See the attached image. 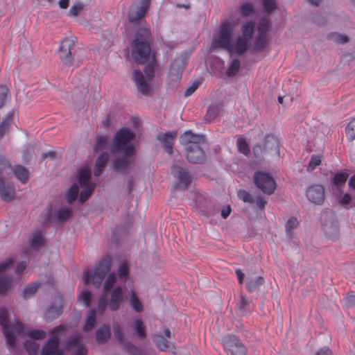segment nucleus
Listing matches in <instances>:
<instances>
[{"label": "nucleus", "instance_id": "obj_1", "mask_svg": "<svg viewBox=\"0 0 355 355\" xmlns=\"http://www.w3.org/2000/svg\"><path fill=\"white\" fill-rule=\"evenodd\" d=\"M153 37L150 30L146 26L139 27L135 33L132 42V55L138 64H146L144 72L135 69L132 71V80L135 83L139 94L144 96L153 94V80L155 69L158 64L155 52L151 48Z\"/></svg>", "mask_w": 355, "mask_h": 355}, {"label": "nucleus", "instance_id": "obj_2", "mask_svg": "<svg viewBox=\"0 0 355 355\" xmlns=\"http://www.w3.org/2000/svg\"><path fill=\"white\" fill-rule=\"evenodd\" d=\"M234 26L229 21L221 24L219 31L212 41L214 49H225L230 55L234 53L238 55H243L251 45L255 23L252 21H248L241 27V35L236 38L234 42H232Z\"/></svg>", "mask_w": 355, "mask_h": 355}, {"label": "nucleus", "instance_id": "obj_3", "mask_svg": "<svg viewBox=\"0 0 355 355\" xmlns=\"http://www.w3.org/2000/svg\"><path fill=\"white\" fill-rule=\"evenodd\" d=\"M180 142L185 146V156L192 164H201L206 161V154L202 148L205 143L203 135H196L191 131H186L180 137Z\"/></svg>", "mask_w": 355, "mask_h": 355}, {"label": "nucleus", "instance_id": "obj_4", "mask_svg": "<svg viewBox=\"0 0 355 355\" xmlns=\"http://www.w3.org/2000/svg\"><path fill=\"white\" fill-rule=\"evenodd\" d=\"M135 137V133L130 129L127 128H121L114 136L110 148L111 154L135 155V148L131 143Z\"/></svg>", "mask_w": 355, "mask_h": 355}, {"label": "nucleus", "instance_id": "obj_5", "mask_svg": "<svg viewBox=\"0 0 355 355\" xmlns=\"http://www.w3.org/2000/svg\"><path fill=\"white\" fill-rule=\"evenodd\" d=\"M111 268V257L105 255L98 262L94 270L86 269L83 272V281L85 285L92 284L96 288L101 286Z\"/></svg>", "mask_w": 355, "mask_h": 355}, {"label": "nucleus", "instance_id": "obj_6", "mask_svg": "<svg viewBox=\"0 0 355 355\" xmlns=\"http://www.w3.org/2000/svg\"><path fill=\"white\" fill-rule=\"evenodd\" d=\"M123 302V294L120 286L115 287L110 293L108 297L107 293H102L98 299L97 312L102 315L108 306L111 311L119 309L121 303Z\"/></svg>", "mask_w": 355, "mask_h": 355}, {"label": "nucleus", "instance_id": "obj_7", "mask_svg": "<svg viewBox=\"0 0 355 355\" xmlns=\"http://www.w3.org/2000/svg\"><path fill=\"white\" fill-rule=\"evenodd\" d=\"M92 171L87 167H83L79 171L78 182L83 189L80 191L79 201L85 202L93 193L96 184L91 180Z\"/></svg>", "mask_w": 355, "mask_h": 355}, {"label": "nucleus", "instance_id": "obj_8", "mask_svg": "<svg viewBox=\"0 0 355 355\" xmlns=\"http://www.w3.org/2000/svg\"><path fill=\"white\" fill-rule=\"evenodd\" d=\"M113 334L115 340L123 347V349L129 355H143L142 350L133 344L128 341L123 333L121 324L118 322H114L112 324Z\"/></svg>", "mask_w": 355, "mask_h": 355}, {"label": "nucleus", "instance_id": "obj_9", "mask_svg": "<svg viewBox=\"0 0 355 355\" xmlns=\"http://www.w3.org/2000/svg\"><path fill=\"white\" fill-rule=\"evenodd\" d=\"M254 183L263 193L271 195L276 189L275 180L268 173L257 171L253 175Z\"/></svg>", "mask_w": 355, "mask_h": 355}, {"label": "nucleus", "instance_id": "obj_10", "mask_svg": "<svg viewBox=\"0 0 355 355\" xmlns=\"http://www.w3.org/2000/svg\"><path fill=\"white\" fill-rule=\"evenodd\" d=\"M171 174L176 180V187L181 189H187L193 180L191 172L176 164L171 166Z\"/></svg>", "mask_w": 355, "mask_h": 355}, {"label": "nucleus", "instance_id": "obj_11", "mask_svg": "<svg viewBox=\"0 0 355 355\" xmlns=\"http://www.w3.org/2000/svg\"><path fill=\"white\" fill-rule=\"evenodd\" d=\"M75 42L73 40L65 38L61 43L58 51L59 58L63 64L71 66L73 64V56L75 55Z\"/></svg>", "mask_w": 355, "mask_h": 355}, {"label": "nucleus", "instance_id": "obj_12", "mask_svg": "<svg viewBox=\"0 0 355 355\" xmlns=\"http://www.w3.org/2000/svg\"><path fill=\"white\" fill-rule=\"evenodd\" d=\"M0 325L6 340V343L12 347H15L16 338L10 329L8 312L6 308L0 309Z\"/></svg>", "mask_w": 355, "mask_h": 355}, {"label": "nucleus", "instance_id": "obj_13", "mask_svg": "<svg viewBox=\"0 0 355 355\" xmlns=\"http://www.w3.org/2000/svg\"><path fill=\"white\" fill-rule=\"evenodd\" d=\"M223 345L225 350L230 352L232 355L246 354V348L236 336L225 337L223 340Z\"/></svg>", "mask_w": 355, "mask_h": 355}, {"label": "nucleus", "instance_id": "obj_14", "mask_svg": "<svg viewBox=\"0 0 355 355\" xmlns=\"http://www.w3.org/2000/svg\"><path fill=\"white\" fill-rule=\"evenodd\" d=\"M150 7V0H141L139 3H132L128 11L130 22H135L143 18Z\"/></svg>", "mask_w": 355, "mask_h": 355}, {"label": "nucleus", "instance_id": "obj_15", "mask_svg": "<svg viewBox=\"0 0 355 355\" xmlns=\"http://www.w3.org/2000/svg\"><path fill=\"white\" fill-rule=\"evenodd\" d=\"M195 205L205 216H209L218 213V210L214 205L202 194H195Z\"/></svg>", "mask_w": 355, "mask_h": 355}, {"label": "nucleus", "instance_id": "obj_16", "mask_svg": "<svg viewBox=\"0 0 355 355\" xmlns=\"http://www.w3.org/2000/svg\"><path fill=\"white\" fill-rule=\"evenodd\" d=\"M135 155L123 154L122 157H118L112 162V166L116 172L125 173L134 163Z\"/></svg>", "mask_w": 355, "mask_h": 355}, {"label": "nucleus", "instance_id": "obj_17", "mask_svg": "<svg viewBox=\"0 0 355 355\" xmlns=\"http://www.w3.org/2000/svg\"><path fill=\"white\" fill-rule=\"evenodd\" d=\"M306 196L310 202L321 205L324 201V189L320 184H314L307 189Z\"/></svg>", "mask_w": 355, "mask_h": 355}, {"label": "nucleus", "instance_id": "obj_18", "mask_svg": "<svg viewBox=\"0 0 355 355\" xmlns=\"http://www.w3.org/2000/svg\"><path fill=\"white\" fill-rule=\"evenodd\" d=\"M59 342L58 335H52L43 345L41 355H64L62 350L59 349Z\"/></svg>", "mask_w": 355, "mask_h": 355}, {"label": "nucleus", "instance_id": "obj_19", "mask_svg": "<svg viewBox=\"0 0 355 355\" xmlns=\"http://www.w3.org/2000/svg\"><path fill=\"white\" fill-rule=\"evenodd\" d=\"M176 136L177 131L166 132L165 133L160 132L157 136V140L169 155L173 153V146Z\"/></svg>", "mask_w": 355, "mask_h": 355}, {"label": "nucleus", "instance_id": "obj_20", "mask_svg": "<svg viewBox=\"0 0 355 355\" xmlns=\"http://www.w3.org/2000/svg\"><path fill=\"white\" fill-rule=\"evenodd\" d=\"M322 230L325 236L332 240L339 236V226L337 221L330 218L327 219L322 225Z\"/></svg>", "mask_w": 355, "mask_h": 355}, {"label": "nucleus", "instance_id": "obj_21", "mask_svg": "<svg viewBox=\"0 0 355 355\" xmlns=\"http://www.w3.org/2000/svg\"><path fill=\"white\" fill-rule=\"evenodd\" d=\"M264 150L268 155L272 154L273 152H276L277 155L279 153V142L277 139L272 135H267L263 140Z\"/></svg>", "mask_w": 355, "mask_h": 355}, {"label": "nucleus", "instance_id": "obj_22", "mask_svg": "<svg viewBox=\"0 0 355 355\" xmlns=\"http://www.w3.org/2000/svg\"><path fill=\"white\" fill-rule=\"evenodd\" d=\"M6 180H0V197L4 201H10L14 199L15 190L12 185L5 184Z\"/></svg>", "mask_w": 355, "mask_h": 355}, {"label": "nucleus", "instance_id": "obj_23", "mask_svg": "<svg viewBox=\"0 0 355 355\" xmlns=\"http://www.w3.org/2000/svg\"><path fill=\"white\" fill-rule=\"evenodd\" d=\"M109 159V155L107 152L102 153L97 158L94 168V175L99 176L104 171Z\"/></svg>", "mask_w": 355, "mask_h": 355}, {"label": "nucleus", "instance_id": "obj_24", "mask_svg": "<svg viewBox=\"0 0 355 355\" xmlns=\"http://www.w3.org/2000/svg\"><path fill=\"white\" fill-rule=\"evenodd\" d=\"M265 283V279L263 277H248L247 278V283L245 285L246 289L248 292L252 293L257 291Z\"/></svg>", "mask_w": 355, "mask_h": 355}, {"label": "nucleus", "instance_id": "obj_25", "mask_svg": "<svg viewBox=\"0 0 355 355\" xmlns=\"http://www.w3.org/2000/svg\"><path fill=\"white\" fill-rule=\"evenodd\" d=\"M12 173V167L3 156L0 155V180L9 178Z\"/></svg>", "mask_w": 355, "mask_h": 355}, {"label": "nucleus", "instance_id": "obj_26", "mask_svg": "<svg viewBox=\"0 0 355 355\" xmlns=\"http://www.w3.org/2000/svg\"><path fill=\"white\" fill-rule=\"evenodd\" d=\"M184 69V62L182 59H175L171 64L169 75L174 77L175 80L180 78L181 73Z\"/></svg>", "mask_w": 355, "mask_h": 355}, {"label": "nucleus", "instance_id": "obj_27", "mask_svg": "<svg viewBox=\"0 0 355 355\" xmlns=\"http://www.w3.org/2000/svg\"><path fill=\"white\" fill-rule=\"evenodd\" d=\"M12 173L17 178V179L19 180L23 184L26 183L28 180L29 171L26 168L21 165H15L12 168Z\"/></svg>", "mask_w": 355, "mask_h": 355}, {"label": "nucleus", "instance_id": "obj_28", "mask_svg": "<svg viewBox=\"0 0 355 355\" xmlns=\"http://www.w3.org/2000/svg\"><path fill=\"white\" fill-rule=\"evenodd\" d=\"M132 328L138 338L144 339L146 337V327L144 325L142 320L137 319L135 320L132 324Z\"/></svg>", "mask_w": 355, "mask_h": 355}, {"label": "nucleus", "instance_id": "obj_29", "mask_svg": "<svg viewBox=\"0 0 355 355\" xmlns=\"http://www.w3.org/2000/svg\"><path fill=\"white\" fill-rule=\"evenodd\" d=\"M268 41L269 38L268 35L257 33L253 45L254 51L261 52L263 51L268 44Z\"/></svg>", "mask_w": 355, "mask_h": 355}, {"label": "nucleus", "instance_id": "obj_30", "mask_svg": "<svg viewBox=\"0 0 355 355\" xmlns=\"http://www.w3.org/2000/svg\"><path fill=\"white\" fill-rule=\"evenodd\" d=\"M111 334L110 327L107 325H103L101 328L96 332V339L98 343H105L110 338Z\"/></svg>", "mask_w": 355, "mask_h": 355}, {"label": "nucleus", "instance_id": "obj_31", "mask_svg": "<svg viewBox=\"0 0 355 355\" xmlns=\"http://www.w3.org/2000/svg\"><path fill=\"white\" fill-rule=\"evenodd\" d=\"M223 109V104L220 103H213L209 106L207 114L205 115V119L208 121H211L214 119L217 116L219 115Z\"/></svg>", "mask_w": 355, "mask_h": 355}, {"label": "nucleus", "instance_id": "obj_32", "mask_svg": "<svg viewBox=\"0 0 355 355\" xmlns=\"http://www.w3.org/2000/svg\"><path fill=\"white\" fill-rule=\"evenodd\" d=\"M348 176L349 175L346 172L336 173L331 177V182L334 186L339 189L345 184Z\"/></svg>", "mask_w": 355, "mask_h": 355}, {"label": "nucleus", "instance_id": "obj_33", "mask_svg": "<svg viewBox=\"0 0 355 355\" xmlns=\"http://www.w3.org/2000/svg\"><path fill=\"white\" fill-rule=\"evenodd\" d=\"M152 340L156 347L161 351H166L169 348V342L160 334H154Z\"/></svg>", "mask_w": 355, "mask_h": 355}, {"label": "nucleus", "instance_id": "obj_34", "mask_svg": "<svg viewBox=\"0 0 355 355\" xmlns=\"http://www.w3.org/2000/svg\"><path fill=\"white\" fill-rule=\"evenodd\" d=\"M13 113L8 112V114L3 119L0 123V139L3 137L4 134L8 131L11 122L12 121Z\"/></svg>", "mask_w": 355, "mask_h": 355}, {"label": "nucleus", "instance_id": "obj_35", "mask_svg": "<svg viewBox=\"0 0 355 355\" xmlns=\"http://www.w3.org/2000/svg\"><path fill=\"white\" fill-rule=\"evenodd\" d=\"M62 313V308L57 306H51L45 312V318L47 320L51 321L60 316Z\"/></svg>", "mask_w": 355, "mask_h": 355}, {"label": "nucleus", "instance_id": "obj_36", "mask_svg": "<svg viewBox=\"0 0 355 355\" xmlns=\"http://www.w3.org/2000/svg\"><path fill=\"white\" fill-rule=\"evenodd\" d=\"M329 40H331L337 44H345L349 41V37L346 35L338 33H330L327 35Z\"/></svg>", "mask_w": 355, "mask_h": 355}, {"label": "nucleus", "instance_id": "obj_37", "mask_svg": "<svg viewBox=\"0 0 355 355\" xmlns=\"http://www.w3.org/2000/svg\"><path fill=\"white\" fill-rule=\"evenodd\" d=\"M12 279L11 277L3 276L0 278V295H5L10 290Z\"/></svg>", "mask_w": 355, "mask_h": 355}, {"label": "nucleus", "instance_id": "obj_38", "mask_svg": "<svg viewBox=\"0 0 355 355\" xmlns=\"http://www.w3.org/2000/svg\"><path fill=\"white\" fill-rule=\"evenodd\" d=\"M79 192L78 185L76 183L73 184L68 189L67 193V201L69 204L73 203L78 197Z\"/></svg>", "mask_w": 355, "mask_h": 355}, {"label": "nucleus", "instance_id": "obj_39", "mask_svg": "<svg viewBox=\"0 0 355 355\" xmlns=\"http://www.w3.org/2000/svg\"><path fill=\"white\" fill-rule=\"evenodd\" d=\"M270 25L269 19L261 18L258 24V34L268 35L267 33L270 30Z\"/></svg>", "mask_w": 355, "mask_h": 355}, {"label": "nucleus", "instance_id": "obj_40", "mask_svg": "<svg viewBox=\"0 0 355 355\" xmlns=\"http://www.w3.org/2000/svg\"><path fill=\"white\" fill-rule=\"evenodd\" d=\"M39 284L37 283L28 284L24 289L23 298L26 300L33 297L36 293Z\"/></svg>", "mask_w": 355, "mask_h": 355}, {"label": "nucleus", "instance_id": "obj_41", "mask_svg": "<svg viewBox=\"0 0 355 355\" xmlns=\"http://www.w3.org/2000/svg\"><path fill=\"white\" fill-rule=\"evenodd\" d=\"M96 311L95 309H91L89 311V315L87 318L86 323L84 327L85 331H89L94 328L96 322Z\"/></svg>", "mask_w": 355, "mask_h": 355}, {"label": "nucleus", "instance_id": "obj_42", "mask_svg": "<svg viewBox=\"0 0 355 355\" xmlns=\"http://www.w3.org/2000/svg\"><path fill=\"white\" fill-rule=\"evenodd\" d=\"M107 137L105 135L97 136L96 138V144L94 147V151L98 153L105 148L107 144Z\"/></svg>", "mask_w": 355, "mask_h": 355}, {"label": "nucleus", "instance_id": "obj_43", "mask_svg": "<svg viewBox=\"0 0 355 355\" xmlns=\"http://www.w3.org/2000/svg\"><path fill=\"white\" fill-rule=\"evenodd\" d=\"M24 346L30 355H36L39 345L33 340H27L24 342Z\"/></svg>", "mask_w": 355, "mask_h": 355}, {"label": "nucleus", "instance_id": "obj_44", "mask_svg": "<svg viewBox=\"0 0 355 355\" xmlns=\"http://www.w3.org/2000/svg\"><path fill=\"white\" fill-rule=\"evenodd\" d=\"M240 66L241 63L238 59L232 60L226 71V75L230 77L235 76L239 71Z\"/></svg>", "mask_w": 355, "mask_h": 355}, {"label": "nucleus", "instance_id": "obj_45", "mask_svg": "<svg viewBox=\"0 0 355 355\" xmlns=\"http://www.w3.org/2000/svg\"><path fill=\"white\" fill-rule=\"evenodd\" d=\"M130 304L137 312H141L143 309V306L134 291L130 293Z\"/></svg>", "mask_w": 355, "mask_h": 355}, {"label": "nucleus", "instance_id": "obj_46", "mask_svg": "<svg viewBox=\"0 0 355 355\" xmlns=\"http://www.w3.org/2000/svg\"><path fill=\"white\" fill-rule=\"evenodd\" d=\"M43 245V239L40 233L37 232L33 234L30 241V246L34 250H38Z\"/></svg>", "mask_w": 355, "mask_h": 355}, {"label": "nucleus", "instance_id": "obj_47", "mask_svg": "<svg viewBox=\"0 0 355 355\" xmlns=\"http://www.w3.org/2000/svg\"><path fill=\"white\" fill-rule=\"evenodd\" d=\"M116 281V277L114 273L108 275L103 284V293H107V292L112 288L113 285Z\"/></svg>", "mask_w": 355, "mask_h": 355}, {"label": "nucleus", "instance_id": "obj_48", "mask_svg": "<svg viewBox=\"0 0 355 355\" xmlns=\"http://www.w3.org/2000/svg\"><path fill=\"white\" fill-rule=\"evenodd\" d=\"M345 132L349 141H352L355 139V118L347 124Z\"/></svg>", "mask_w": 355, "mask_h": 355}, {"label": "nucleus", "instance_id": "obj_49", "mask_svg": "<svg viewBox=\"0 0 355 355\" xmlns=\"http://www.w3.org/2000/svg\"><path fill=\"white\" fill-rule=\"evenodd\" d=\"M239 151L245 155H248L250 153V148L246 141L243 138H239L236 141Z\"/></svg>", "mask_w": 355, "mask_h": 355}, {"label": "nucleus", "instance_id": "obj_50", "mask_svg": "<svg viewBox=\"0 0 355 355\" xmlns=\"http://www.w3.org/2000/svg\"><path fill=\"white\" fill-rule=\"evenodd\" d=\"M253 154L256 158L259 160H262L264 158V155H268L264 150L263 145L257 144L253 147Z\"/></svg>", "mask_w": 355, "mask_h": 355}, {"label": "nucleus", "instance_id": "obj_51", "mask_svg": "<svg viewBox=\"0 0 355 355\" xmlns=\"http://www.w3.org/2000/svg\"><path fill=\"white\" fill-rule=\"evenodd\" d=\"M71 211L69 209L62 208L58 209L56 217L59 221L64 222L71 216Z\"/></svg>", "mask_w": 355, "mask_h": 355}, {"label": "nucleus", "instance_id": "obj_52", "mask_svg": "<svg viewBox=\"0 0 355 355\" xmlns=\"http://www.w3.org/2000/svg\"><path fill=\"white\" fill-rule=\"evenodd\" d=\"M263 6L266 12L272 13L277 8L276 1L275 0H263Z\"/></svg>", "mask_w": 355, "mask_h": 355}, {"label": "nucleus", "instance_id": "obj_53", "mask_svg": "<svg viewBox=\"0 0 355 355\" xmlns=\"http://www.w3.org/2000/svg\"><path fill=\"white\" fill-rule=\"evenodd\" d=\"M321 164V159L318 155H312L307 166V171L311 172L313 171L316 166Z\"/></svg>", "mask_w": 355, "mask_h": 355}, {"label": "nucleus", "instance_id": "obj_54", "mask_svg": "<svg viewBox=\"0 0 355 355\" xmlns=\"http://www.w3.org/2000/svg\"><path fill=\"white\" fill-rule=\"evenodd\" d=\"M27 335L31 340L42 339L46 336V332L42 330L34 329L28 332Z\"/></svg>", "mask_w": 355, "mask_h": 355}, {"label": "nucleus", "instance_id": "obj_55", "mask_svg": "<svg viewBox=\"0 0 355 355\" xmlns=\"http://www.w3.org/2000/svg\"><path fill=\"white\" fill-rule=\"evenodd\" d=\"M241 15L243 16H248L254 12V8L250 3L245 2L240 7Z\"/></svg>", "mask_w": 355, "mask_h": 355}, {"label": "nucleus", "instance_id": "obj_56", "mask_svg": "<svg viewBox=\"0 0 355 355\" xmlns=\"http://www.w3.org/2000/svg\"><path fill=\"white\" fill-rule=\"evenodd\" d=\"M238 197L244 202L252 203L254 202V199L251 195L243 189H241L238 191Z\"/></svg>", "mask_w": 355, "mask_h": 355}, {"label": "nucleus", "instance_id": "obj_57", "mask_svg": "<svg viewBox=\"0 0 355 355\" xmlns=\"http://www.w3.org/2000/svg\"><path fill=\"white\" fill-rule=\"evenodd\" d=\"M92 293L89 291H83L79 295V300L84 302L85 306H89L91 302Z\"/></svg>", "mask_w": 355, "mask_h": 355}, {"label": "nucleus", "instance_id": "obj_58", "mask_svg": "<svg viewBox=\"0 0 355 355\" xmlns=\"http://www.w3.org/2000/svg\"><path fill=\"white\" fill-rule=\"evenodd\" d=\"M8 92L6 85H0V108H2L6 103Z\"/></svg>", "mask_w": 355, "mask_h": 355}, {"label": "nucleus", "instance_id": "obj_59", "mask_svg": "<svg viewBox=\"0 0 355 355\" xmlns=\"http://www.w3.org/2000/svg\"><path fill=\"white\" fill-rule=\"evenodd\" d=\"M82 345L80 343V337L78 335H73L69 337L67 342V347L71 348L73 347H77Z\"/></svg>", "mask_w": 355, "mask_h": 355}, {"label": "nucleus", "instance_id": "obj_60", "mask_svg": "<svg viewBox=\"0 0 355 355\" xmlns=\"http://www.w3.org/2000/svg\"><path fill=\"white\" fill-rule=\"evenodd\" d=\"M83 3H77L70 8L69 15L73 17H76L83 10Z\"/></svg>", "mask_w": 355, "mask_h": 355}, {"label": "nucleus", "instance_id": "obj_61", "mask_svg": "<svg viewBox=\"0 0 355 355\" xmlns=\"http://www.w3.org/2000/svg\"><path fill=\"white\" fill-rule=\"evenodd\" d=\"M298 225V221L296 218H291L286 223V231L288 234H290L291 230Z\"/></svg>", "mask_w": 355, "mask_h": 355}, {"label": "nucleus", "instance_id": "obj_62", "mask_svg": "<svg viewBox=\"0 0 355 355\" xmlns=\"http://www.w3.org/2000/svg\"><path fill=\"white\" fill-rule=\"evenodd\" d=\"M128 266L126 263H121L118 270V275L120 278H125L128 275Z\"/></svg>", "mask_w": 355, "mask_h": 355}, {"label": "nucleus", "instance_id": "obj_63", "mask_svg": "<svg viewBox=\"0 0 355 355\" xmlns=\"http://www.w3.org/2000/svg\"><path fill=\"white\" fill-rule=\"evenodd\" d=\"M338 200L342 205H347L352 201V197L349 193L342 194L340 193L338 198Z\"/></svg>", "mask_w": 355, "mask_h": 355}, {"label": "nucleus", "instance_id": "obj_64", "mask_svg": "<svg viewBox=\"0 0 355 355\" xmlns=\"http://www.w3.org/2000/svg\"><path fill=\"white\" fill-rule=\"evenodd\" d=\"M19 50L23 55L28 53L31 51V45L29 42L25 40L22 41L20 44Z\"/></svg>", "mask_w": 355, "mask_h": 355}]
</instances>
